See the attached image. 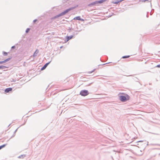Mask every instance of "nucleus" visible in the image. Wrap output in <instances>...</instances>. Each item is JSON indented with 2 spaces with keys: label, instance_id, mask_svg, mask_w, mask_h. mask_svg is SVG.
I'll list each match as a JSON object with an SVG mask.
<instances>
[{
  "label": "nucleus",
  "instance_id": "nucleus-23",
  "mask_svg": "<svg viewBox=\"0 0 160 160\" xmlns=\"http://www.w3.org/2000/svg\"><path fill=\"white\" fill-rule=\"evenodd\" d=\"M2 64H3V63H5V62H5V60H3V61H2Z\"/></svg>",
  "mask_w": 160,
  "mask_h": 160
},
{
  "label": "nucleus",
  "instance_id": "nucleus-18",
  "mask_svg": "<svg viewBox=\"0 0 160 160\" xmlns=\"http://www.w3.org/2000/svg\"><path fill=\"white\" fill-rule=\"evenodd\" d=\"M118 2H119L118 0H117L116 1L113 2V3L118 4Z\"/></svg>",
  "mask_w": 160,
  "mask_h": 160
},
{
  "label": "nucleus",
  "instance_id": "nucleus-13",
  "mask_svg": "<svg viewBox=\"0 0 160 160\" xmlns=\"http://www.w3.org/2000/svg\"><path fill=\"white\" fill-rule=\"evenodd\" d=\"M18 129V128H17L14 132V134H13V135L10 138V139H11V138H12V137H14L15 136V133L17 131V130Z\"/></svg>",
  "mask_w": 160,
  "mask_h": 160
},
{
  "label": "nucleus",
  "instance_id": "nucleus-19",
  "mask_svg": "<svg viewBox=\"0 0 160 160\" xmlns=\"http://www.w3.org/2000/svg\"><path fill=\"white\" fill-rule=\"evenodd\" d=\"M141 1L142 2H145L146 1H148V2H149V0H141Z\"/></svg>",
  "mask_w": 160,
  "mask_h": 160
},
{
  "label": "nucleus",
  "instance_id": "nucleus-14",
  "mask_svg": "<svg viewBox=\"0 0 160 160\" xmlns=\"http://www.w3.org/2000/svg\"><path fill=\"white\" fill-rule=\"evenodd\" d=\"M8 53L5 51L2 52V54L4 56H7L8 55Z\"/></svg>",
  "mask_w": 160,
  "mask_h": 160
},
{
  "label": "nucleus",
  "instance_id": "nucleus-5",
  "mask_svg": "<svg viewBox=\"0 0 160 160\" xmlns=\"http://www.w3.org/2000/svg\"><path fill=\"white\" fill-rule=\"evenodd\" d=\"M51 61L50 62L46 63L41 69V70H43L45 69L47 67L48 65L50 63Z\"/></svg>",
  "mask_w": 160,
  "mask_h": 160
},
{
  "label": "nucleus",
  "instance_id": "nucleus-7",
  "mask_svg": "<svg viewBox=\"0 0 160 160\" xmlns=\"http://www.w3.org/2000/svg\"><path fill=\"white\" fill-rule=\"evenodd\" d=\"M12 90V88H6L5 90V92L6 93H8L10 91H11Z\"/></svg>",
  "mask_w": 160,
  "mask_h": 160
},
{
  "label": "nucleus",
  "instance_id": "nucleus-21",
  "mask_svg": "<svg viewBox=\"0 0 160 160\" xmlns=\"http://www.w3.org/2000/svg\"><path fill=\"white\" fill-rule=\"evenodd\" d=\"M15 48V46H12V47L11 49H14Z\"/></svg>",
  "mask_w": 160,
  "mask_h": 160
},
{
  "label": "nucleus",
  "instance_id": "nucleus-24",
  "mask_svg": "<svg viewBox=\"0 0 160 160\" xmlns=\"http://www.w3.org/2000/svg\"><path fill=\"white\" fill-rule=\"evenodd\" d=\"M119 1V2H120L122 1H124V0H118Z\"/></svg>",
  "mask_w": 160,
  "mask_h": 160
},
{
  "label": "nucleus",
  "instance_id": "nucleus-2",
  "mask_svg": "<svg viewBox=\"0 0 160 160\" xmlns=\"http://www.w3.org/2000/svg\"><path fill=\"white\" fill-rule=\"evenodd\" d=\"M119 94L122 95L119 96V99L122 102H125L130 99L129 96L127 94L121 93Z\"/></svg>",
  "mask_w": 160,
  "mask_h": 160
},
{
  "label": "nucleus",
  "instance_id": "nucleus-9",
  "mask_svg": "<svg viewBox=\"0 0 160 160\" xmlns=\"http://www.w3.org/2000/svg\"><path fill=\"white\" fill-rule=\"evenodd\" d=\"M39 51V50L38 49H36L35 51V52H34V53H33V57H35L36 56H37V54H38V53Z\"/></svg>",
  "mask_w": 160,
  "mask_h": 160
},
{
  "label": "nucleus",
  "instance_id": "nucleus-11",
  "mask_svg": "<svg viewBox=\"0 0 160 160\" xmlns=\"http://www.w3.org/2000/svg\"><path fill=\"white\" fill-rule=\"evenodd\" d=\"M8 68V67L3 66V65H0V69H4L5 68Z\"/></svg>",
  "mask_w": 160,
  "mask_h": 160
},
{
  "label": "nucleus",
  "instance_id": "nucleus-22",
  "mask_svg": "<svg viewBox=\"0 0 160 160\" xmlns=\"http://www.w3.org/2000/svg\"><path fill=\"white\" fill-rule=\"evenodd\" d=\"M37 21V19H35L33 21V22L35 23Z\"/></svg>",
  "mask_w": 160,
  "mask_h": 160
},
{
  "label": "nucleus",
  "instance_id": "nucleus-16",
  "mask_svg": "<svg viewBox=\"0 0 160 160\" xmlns=\"http://www.w3.org/2000/svg\"><path fill=\"white\" fill-rule=\"evenodd\" d=\"M6 145V144H3L0 146V150L2 149V148L4 147Z\"/></svg>",
  "mask_w": 160,
  "mask_h": 160
},
{
  "label": "nucleus",
  "instance_id": "nucleus-8",
  "mask_svg": "<svg viewBox=\"0 0 160 160\" xmlns=\"http://www.w3.org/2000/svg\"><path fill=\"white\" fill-rule=\"evenodd\" d=\"M73 37V35H72L70 36H67L66 38V42H68L70 39H72V38Z\"/></svg>",
  "mask_w": 160,
  "mask_h": 160
},
{
  "label": "nucleus",
  "instance_id": "nucleus-28",
  "mask_svg": "<svg viewBox=\"0 0 160 160\" xmlns=\"http://www.w3.org/2000/svg\"><path fill=\"white\" fill-rule=\"evenodd\" d=\"M2 61H0V64H2Z\"/></svg>",
  "mask_w": 160,
  "mask_h": 160
},
{
  "label": "nucleus",
  "instance_id": "nucleus-17",
  "mask_svg": "<svg viewBox=\"0 0 160 160\" xmlns=\"http://www.w3.org/2000/svg\"><path fill=\"white\" fill-rule=\"evenodd\" d=\"M30 30V29L29 28H27L26 30V31H25L27 33H28L29 32Z\"/></svg>",
  "mask_w": 160,
  "mask_h": 160
},
{
  "label": "nucleus",
  "instance_id": "nucleus-29",
  "mask_svg": "<svg viewBox=\"0 0 160 160\" xmlns=\"http://www.w3.org/2000/svg\"><path fill=\"white\" fill-rule=\"evenodd\" d=\"M152 13H151V12H150V15H152Z\"/></svg>",
  "mask_w": 160,
  "mask_h": 160
},
{
  "label": "nucleus",
  "instance_id": "nucleus-15",
  "mask_svg": "<svg viewBox=\"0 0 160 160\" xmlns=\"http://www.w3.org/2000/svg\"><path fill=\"white\" fill-rule=\"evenodd\" d=\"M129 57H130V56H129V55L124 56H123L122 57V58H128Z\"/></svg>",
  "mask_w": 160,
  "mask_h": 160
},
{
  "label": "nucleus",
  "instance_id": "nucleus-31",
  "mask_svg": "<svg viewBox=\"0 0 160 160\" xmlns=\"http://www.w3.org/2000/svg\"><path fill=\"white\" fill-rule=\"evenodd\" d=\"M142 142V141H138V142Z\"/></svg>",
  "mask_w": 160,
  "mask_h": 160
},
{
  "label": "nucleus",
  "instance_id": "nucleus-4",
  "mask_svg": "<svg viewBox=\"0 0 160 160\" xmlns=\"http://www.w3.org/2000/svg\"><path fill=\"white\" fill-rule=\"evenodd\" d=\"M89 94V93L88 92V91L86 90H82L80 92V94L83 96H86L88 95Z\"/></svg>",
  "mask_w": 160,
  "mask_h": 160
},
{
  "label": "nucleus",
  "instance_id": "nucleus-25",
  "mask_svg": "<svg viewBox=\"0 0 160 160\" xmlns=\"http://www.w3.org/2000/svg\"><path fill=\"white\" fill-rule=\"evenodd\" d=\"M95 69H94L93 70H92V71H91V72H90V73H91L92 72H93L94 71Z\"/></svg>",
  "mask_w": 160,
  "mask_h": 160
},
{
  "label": "nucleus",
  "instance_id": "nucleus-26",
  "mask_svg": "<svg viewBox=\"0 0 160 160\" xmlns=\"http://www.w3.org/2000/svg\"><path fill=\"white\" fill-rule=\"evenodd\" d=\"M155 145H158V146H160V144H155Z\"/></svg>",
  "mask_w": 160,
  "mask_h": 160
},
{
  "label": "nucleus",
  "instance_id": "nucleus-20",
  "mask_svg": "<svg viewBox=\"0 0 160 160\" xmlns=\"http://www.w3.org/2000/svg\"><path fill=\"white\" fill-rule=\"evenodd\" d=\"M156 67L158 68H160V64L157 65Z\"/></svg>",
  "mask_w": 160,
  "mask_h": 160
},
{
  "label": "nucleus",
  "instance_id": "nucleus-12",
  "mask_svg": "<svg viewBox=\"0 0 160 160\" xmlns=\"http://www.w3.org/2000/svg\"><path fill=\"white\" fill-rule=\"evenodd\" d=\"M12 58V57L10 56V57H9L8 58H7L6 59H5L4 60H5V62H7L9 61V60H10Z\"/></svg>",
  "mask_w": 160,
  "mask_h": 160
},
{
  "label": "nucleus",
  "instance_id": "nucleus-10",
  "mask_svg": "<svg viewBox=\"0 0 160 160\" xmlns=\"http://www.w3.org/2000/svg\"><path fill=\"white\" fill-rule=\"evenodd\" d=\"M26 156V154H22L21 155L19 156L18 157V158H22L23 159Z\"/></svg>",
  "mask_w": 160,
  "mask_h": 160
},
{
  "label": "nucleus",
  "instance_id": "nucleus-6",
  "mask_svg": "<svg viewBox=\"0 0 160 160\" xmlns=\"http://www.w3.org/2000/svg\"><path fill=\"white\" fill-rule=\"evenodd\" d=\"M73 19H76L78 20L81 21H84V20L83 19L81 18L80 17V16L75 17L73 18Z\"/></svg>",
  "mask_w": 160,
  "mask_h": 160
},
{
  "label": "nucleus",
  "instance_id": "nucleus-27",
  "mask_svg": "<svg viewBox=\"0 0 160 160\" xmlns=\"http://www.w3.org/2000/svg\"><path fill=\"white\" fill-rule=\"evenodd\" d=\"M147 16V18H148V17H149V16H148V15L147 14V16Z\"/></svg>",
  "mask_w": 160,
  "mask_h": 160
},
{
  "label": "nucleus",
  "instance_id": "nucleus-3",
  "mask_svg": "<svg viewBox=\"0 0 160 160\" xmlns=\"http://www.w3.org/2000/svg\"><path fill=\"white\" fill-rule=\"evenodd\" d=\"M106 0H100L99 1H96L89 3L88 5V6L89 7H91L92 6L98 5V4L102 3L105 1Z\"/></svg>",
  "mask_w": 160,
  "mask_h": 160
},
{
  "label": "nucleus",
  "instance_id": "nucleus-32",
  "mask_svg": "<svg viewBox=\"0 0 160 160\" xmlns=\"http://www.w3.org/2000/svg\"><path fill=\"white\" fill-rule=\"evenodd\" d=\"M62 48V47H60V48Z\"/></svg>",
  "mask_w": 160,
  "mask_h": 160
},
{
  "label": "nucleus",
  "instance_id": "nucleus-1",
  "mask_svg": "<svg viewBox=\"0 0 160 160\" xmlns=\"http://www.w3.org/2000/svg\"><path fill=\"white\" fill-rule=\"evenodd\" d=\"M78 7V5H77L76 6H75L73 7H71L70 8H69L68 9H67L63 12H62L61 13H60L59 14H58L55 16H54L53 18V19H55L56 18H57L61 16H62V15H63L65 14L66 13H68V12L70 11L71 10H72L74 8H76Z\"/></svg>",
  "mask_w": 160,
  "mask_h": 160
},
{
  "label": "nucleus",
  "instance_id": "nucleus-30",
  "mask_svg": "<svg viewBox=\"0 0 160 160\" xmlns=\"http://www.w3.org/2000/svg\"><path fill=\"white\" fill-rule=\"evenodd\" d=\"M107 63H105V64H103V65H105V64H107Z\"/></svg>",
  "mask_w": 160,
  "mask_h": 160
}]
</instances>
